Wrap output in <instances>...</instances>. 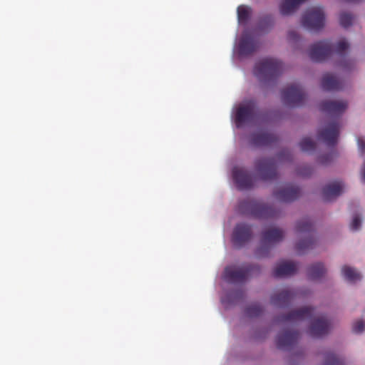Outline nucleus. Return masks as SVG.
<instances>
[{
  "label": "nucleus",
  "instance_id": "11",
  "mask_svg": "<svg viewBox=\"0 0 365 365\" xmlns=\"http://www.w3.org/2000/svg\"><path fill=\"white\" fill-rule=\"evenodd\" d=\"M339 123L338 121H333L328 123L324 128L319 130L318 138L323 141L327 145L334 147L336 145L339 136Z\"/></svg>",
  "mask_w": 365,
  "mask_h": 365
},
{
  "label": "nucleus",
  "instance_id": "18",
  "mask_svg": "<svg viewBox=\"0 0 365 365\" xmlns=\"http://www.w3.org/2000/svg\"><path fill=\"white\" fill-rule=\"evenodd\" d=\"M349 43L346 40H340L336 46V52L340 58L339 63V67L344 71H351L355 66V61L351 58H346L345 56V51L349 48Z\"/></svg>",
  "mask_w": 365,
  "mask_h": 365
},
{
  "label": "nucleus",
  "instance_id": "22",
  "mask_svg": "<svg viewBox=\"0 0 365 365\" xmlns=\"http://www.w3.org/2000/svg\"><path fill=\"white\" fill-rule=\"evenodd\" d=\"M277 140V136L267 131H259L251 136V143L255 146L269 145Z\"/></svg>",
  "mask_w": 365,
  "mask_h": 365
},
{
  "label": "nucleus",
  "instance_id": "7",
  "mask_svg": "<svg viewBox=\"0 0 365 365\" xmlns=\"http://www.w3.org/2000/svg\"><path fill=\"white\" fill-rule=\"evenodd\" d=\"M258 270V267L251 264L241 267H227L225 269L224 278L229 283H243L251 273Z\"/></svg>",
  "mask_w": 365,
  "mask_h": 365
},
{
  "label": "nucleus",
  "instance_id": "29",
  "mask_svg": "<svg viewBox=\"0 0 365 365\" xmlns=\"http://www.w3.org/2000/svg\"><path fill=\"white\" fill-rule=\"evenodd\" d=\"M251 10L248 6L240 5L237 7V19L240 24H246L250 19Z\"/></svg>",
  "mask_w": 365,
  "mask_h": 365
},
{
  "label": "nucleus",
  "instance_id": "2",
  "mask_svg": "<svg viewBox=\"0 0 365 365\" xmlns=\"http://www.w3.org/2000/svg\"><path fill=\"white\" fill-rule=\"evenodd\" d=\"M282 62L273 58H264L257 62L254 73L263 83H269L277 79L283 71Z\"/></svg>",
  "mask_w": 365,
  "mask_h": 365
},
{
  "label": "nucleus",
  "instance_id": "3",
  "mask_svg": "<svg viewBox=\"0 0 365 365\" xmlns=\"http://www.w3.org/2000/svg\"><path fill=\"white\" fill-rule=\"evenodd\" d=\"M296 232L300 238L296 245V250L299 255L305 253L312 249L316 244L314 226L309 218H304L297 222Z\"/></svg>",
  "mask_w": 365,
  "mask_h": 365
},
{
  "label": "nucleus",
  "instance_id": "13",
  "mask_svg": "<svg viewBox=\"0 0 365 365\" xmlns=\"http://www.w3.org/2000/svg\"><path fill=\"white\" fill-rule=\"evenodd\" d=\"M252 237V229L248 225L240 223L236 225L232 234L234 245L240 248L247 242Z\"/></svg>",
  "mask_w": 365,
  "mask_h": 365
},
{
  "label": "nucleus",
  "instance_id": "8",
  "mask_svg": "<svg viewBox=\"0 0 365 365\" xmlns=\"http://www.w3.org/2000/svg\"><path fill=\"white\" fill-rule=\"evenodd\" d=\"M256 170L263 180H272L277 178V164L274 158H260L255 160Z\"/></svg>",
  "mask_w": 365,
  "mask_h": 365
},
{
  "label": "nucleus",
  "instance_id": "39",
  "mask_svg": "<svg viewBox=\"0 0 365 365\" xmlns=\"http://www.w3.org/2000/svg\"><path fill=\"white\" fill-rule=\"evenodd\" d=\"M288 38L290 41H297L299 38L298 34L295 31H290L288 33Z\"/></svg>",
  "mask_w": 365,
  "mask_h": 365
},
{
  "label": "nucleus",
  "instance_id": "4",
  "mask_svg": "<svg viewBox=\"0 0 365 365\" xmlns=\"http://www.w3.org/2000/svg\"><path fill=\"white\" fill-rule=\"evenodd\" d=\"M284 238V232L279 228H269L262 232L260 247L257 250L256 255L259 257L268 255L272 246L279 242Z\"/></svg>",
  "mask_w": 365,
  "mask_h": 365
},
{
  "label": "nucleus",
  "instance_id": "5",
  "mask_svg": "<svg viewBox=\"0 0 365 365\" xmlns=\"http://www.w3.org/2000/svg\"><path fill=\"white\" fill-rule=\"evenodd\" d=\"M302 24L304 27L310 31L321 30L325 24V14L323 9L319 6L308 9L302 16Z\"/></svg>",
  "mask_w": 365,
  "mask_h": 365
},
{
  "label": "nucleus",
  "instance_id": "28",
  "mask_svg": "<svg viewBox=\"0 0 365 365\" xmlns=\"http://www.w3.org/2000/svg\"><path fill=\"white\" fill-rule=\"evenodd\" d=\"M322 365H344L343 360L332 351L324 354V361Z\"/></svg>",
  "mask_w": 365,
  "mask_h": 365
},
{
  "label": "nucleus",
  "instance_id": "20",
  "mask_svg": "<svg viewBox=\"0 0 365 365\" xmlns=\"http://www.w3.org/2000/svg\"><path fill=\"white\" fill-rule=\"evenodd\" d=\"M330 324L324 317L314 319L310 325L309 332L312 337H321L327 334L329 330Z\"/></svg>",
  "mask_w": 365,
  "mask_h": 365
},
{
  "label": "nucleus",
  "instance_id": "16",
  "mask_svg": "<svg viewBox=\"0 0 365 365\" xmlns=\"http://www.w3.org/2000/svg\"><path fill=\"white\" fill-rule=\"evenodd\" d=\"M347 106L344 101H324L320 103L319 109L329 115L340 116L346 110Z\"/></svg>",
  "mask_w": 365,
  "mask_h": 365
},
{
  "label": "nucleus",
  "instance_id": "37",
  "mask_svg": "<svg viewBox=\"0 0 365 365\" xmlns=\"http://www.w3.org/2000/svg\"><path fill=\"white\" fill-rule=\"evenodd\" d=\"M313 172L312 168L309 165H304L299 168L298 174L302 177H309Z\"/></svg>",
  "mask_w": 365,
  "mask_h": 365
},
{
  "label": "nucleus",
  "instance_id": "31",
  "mask_svg": "<svg viewBox=\"0 0 365 365\" xmlns=\"http://www.w3.org/2000/svg\"><path fill=\"white\" fill-rule=\"evenodd\" d=\"M274 23V17L272 15H266L260 19L259 29L263 31H267L273 26Z\"/></svg>",
  "mask_w": 365,
  "mask_h": 365
},
{
  "label": "nucleus",
  "instance_id": "36",
  "mask_svg": "<svg viewBox=\"0 0 365 365\" xmlns=\"http://www.w3.org/2000/svg\"><path fill=\"white\" fill-rule=\"evenodd\" d=\"M365 328V324L363 320H357L353 324L352 330L354 333H361Z\"/></svg>",
  "mask_w": 365,
  "mask_h": 365
},
{
  "label": "nucleus",
  "instance_id": "15",
  "mask_svg": "<svg viewBox=\"0 0 365 365\" xmlns=\"http://www.w3.org/2000/svg\"><path fill=\"white\" fill-rule=\"evenodd\" d=\"M301 193L299 187L288 184L274 192V197L280 202H290L297 200Z\"/></svg>",
  "mask_w": 365,
  "mask_h": 365
},
{
  "label": "nucleus",
  "instance_id": "32",
  "mask_svg": "<svg viewBox=\"0 0 365 365\" xmlns=\"http://www.w3.org/2000/svg\"><path fill=\"white\" fill-rule=\"evenodd\" d=\"M354 19V16L348 12H342L339 16V22L342 27L348 28L349 27Z\"/></svg>",
  "mask_w": 365,
  "mask_h": 365
},
{
  "label": "nucleus",
  "instance_id": "6",
  "mask_svg": "<svg viewBox=\"0 0 365 365\" xmlns=\"http://www.w3.org/2000/svg\"><path fill=\"white\" fill-rule=\"evenodd\" d=\"M306 100V94L298 83L288 86L282 91V101L289 107H299L304 105Z\"/></svg>",
  "mask_w": 365,
  "mask_h": 365
},
{
  "label": "nucleus",
  "instance_id": "10",
  "mask_svg": "<svg viewBox=\"0 0 365 365\" xmlns=\"http://www.w3.org/2000/svg\"><path fill=\"white\" fill-rule=\"evenodd\" d=\"M334 53V46L328 40L314 43L309 51L310 58L316 62H322L328 59Z\"/></svg>",
  "mask_w": 365,
  "mask_h": 365
},
{
  "label": "nucleus",
  "instance_id": "1",
  "mask_svg": "<svg viewBox=\"0 0 365 365\" xmlns=\"http://www.w3.org/2000/svg\"><path fill=\"white\" fill-rule=\"evenodd\" d=\"M238 211L258 219H272L279 216V211L259 201L246 199L240 201Z\"/></svg>",
  "mask_w": 365,
  "mask_h": 365
},
{
  "label": "nucleus",
  "instance_id": "40",
  "mask_svg": "<svg viewBox=\"0 0 365 365\" xmlns=\"http://www.w3.org/2000/svg\"><path fill=\"white\" fill-rule=\"evenodd\" d=\"M243 297H244V292L242 290L237 291L235 293L230 294V298L233 301H235V300L237 301V299L243 298Z\"/></svg>",
  "mask_w": 365,
  "mask_h": 365
},
{
  "label": "nucleus",
  "instance_id": "41",
  "mask_svg": "<svg viewBox=\"0 0 365 365\" xmlns=\"http://www.w3.org/2000/svg\"><path fill=\"white\" fill-rule=\"evenodd\" d=\"M361 181L365 183V161L364 162L361 168Z\"/></svg>",
  "mask_w": 365,
  "mask_h": 365
},
{
  "label": "nucleus",
  "instance_id": "25",
  "mask_svg": "<svg viewBox=\"0 0 365 365\" xmlns=\"http://www.w3.org/2000/svg\"><path fill=\"white\" fill-rule=\"evenodd\" d=\"M322 88L327 91H339L342 88V83L332 74L326 73L322 79Z\"/></svg>",
  "mask_w": 365,
  "mask_h": 365
},
{
  "label": "nucleus",
  "instance_id": "17",
  "mask_svg": "<svg viewBox=\"0 0 365 365\" xmlns=\"http://www.w3.org/2000/svg\"><path fill=\"white\" fill-rule=\"evenodd\" d=\"M299 339V333L297 331L284 330L277 337V346L280 349H290L297 344Z\"/></svg>",
  "mask_w": 365,
  "mask_h": 365
},
{
  "label": "nucleus",
  "instance_id": "42",
  "mask_svg": "<svg viewBox=\"0 0 365 365\" xmlns=\"http://www.w3.org/2000/svg\"><path fill=\"white\" fill-rule=\"evenodd\" d=\"M287 153L288 155H289L288 151L283 150V153Z\"/></svg>",
  "mask_w": 365,
  "mask_h": 365
},
{
  "label": "nucleus",
  "instance_id": "24",
  "mask_svg": "<svg viewBox=\"0 0 365 365\" xmlns=\"http://www.w3.org/2000/svg\"><path fill=\"white\" fill-rule=\"evenodd\" d=\"M297 264L292 262L283 261L278 264L273 271V276L282 277L294 274L297 272Z\"/></svg>",
  "mask_w": 365,
  "mask_h": 365
},
{
  "label": "nucleus",
  "instance_id": "14",
  "mask_svg": "<svg viewBox=\"0 0 365 365\" xmlns=\"http://www.w3.org/2000/svg\"><path fill=\"white\" fill-rule=\"evenodd\" d=\"M259 42L250 33H244L239 41L238 50L241 56H250L259 48Z\"/></svg>",
  "mask_w": 365,
  "mask_h": 365
},
{
  "label": "nucleus",
  "instance_id": "9",
  "mask_svg": "<svg viewBox=\"0 0 365 365\" xmlns=\"http://www.w3.org/2000/svg\"><path fill=\"white\" fill-rule=\"evenodd\" d=\"M257 114L256 103L250 100L240 105L235 112V122L237 127L252 121Z\"/></svg>",
  "mask_w": 365,
  "mask_h": 365
},
{
  "label": "nucleus",
  "instance_id": "27",
  "mask_svg": "<svg viewBox=\"0 0 365 365\" xmlns=\"http://www.w3.org/2000/svg\"><path fill=\"white\" fill-rule=\"evenodd\" d=\"M327 270L322 263L318 262L312 264L308 269V276L311 279H318L321 278Z\"/></svg>",
  "mask_w": 365,
  "mask_h": 365
},
{
  "label": "nucleus",
  "instance_id": "30",
  "mask_svg": "<svg viewBox=\"0 0 365 365\" xmlns=\"http://www.w3.org/2000/svg\"><path fill=\"white\" fill-rule=\"evenodd\" d=\"M264 309L259 304H252L245 309V314L249 317H257L261 315Z\"/></svg>",
  "mask_w": 365,
  "mask_h": 365
},
{
  "label": "nucleus",
  "instance_id": "26",
  "mask_svg": "<svg viewBox=\"0 0 365 365\" xmlns=\"http://www.w3.org/2000/svg\"><path fill=\"white\" fill-rule=\"evenodd\" d=\"M341 274L344 278L351 283H355L361 279V275L351 267L344 265L341 268Z\"/></svg>",
  "mask_w": 365,
  "mask_h": 365
},
{
  "label": "nucleus",
  "instance_id": "34",
  "mask_svg": "<svg viewBox=\"0 0 365 365\" xmlns=\"http://www.w3.org/2000/svg\"><path fill=\"white\" fill-rule=\"evenodd\" d=\"M336 155L337 153L336 152L321 155L318 158V162L321 165H327L333 161L334 158H335Z\"/></svg>",
  "mask_w": 365,
  "mask_h": 365
},
{
  "label": "nucleus",
  "instance_id": "35",
  "mask_svg": "<svg viewBox=\"0 0 365 365\" xmlns=\"http://www.w3.org/2000/svg\"><path fill=\"white\" fill-rule=\"evenodd\" d=\"M361 225V220L358 215H355L350 224V229L353 231H356L360 229Z\"/></svg>",
  "mask_w": 365,
  "mask_h": 365
},
{
  "label": "nucleus",
  "instance_id": "33",
  "mask_svg": "<svg viewBox=\"0 0 365 365\" xmlns=\"http://www.w3.org/2000/svg\"><path fill=\"white\" fill-rule=\"evenodd\" d=\"M300 148L302 151L310 152L314 150L316 148L315 143L309 138H304L299 143Z\"/></svg>",
  "mask_w": 365,
  "mask_h": 365
},
{
  "label": "nucleus",
  "instance_id": "19",
  "mask_svg": "<svg viewBox=\"0 0 365 365\" xmlns=\"http://www.w3.org/2000/svg\"><path fill=\"white\" fill-rule=\"evenodd\" d=\"M233 179L240 190L250 189L253 186V178L246 170L235 168L232 171Z\"/></svg>",
  "mask_w": 365,
  "mask_h": 365
},
{
  "label": "nucleus",
  "instance_id": "12",
  "mask_svg": "<svg viewBox=\"0 0 365 365\" xmlns=\"http://www.w3.org/2000/svg\"><path fill=\"white\" fill-rule=\"evenodd\" d=\"M314 314V308L312 307H305L297 310L290 312L286 315L279 316L277 322L284 324H294L312 319Z\"/></svg>",
  "mask_w": 365,
  "mask_h": 365
},
{
  "label": "nucleus",
  "instance_id": "23",
  "mask_svg": "<svg viewBox=\"0 0 365 365\" xmlns=\"http://www.w3.org/2000/svg\"><path fill=\"white\" fill-rule=\"evenodd\" d=\"M295 296L294 292L288 289H283L272 296L271 302L274 306L283 307L288 305Z\"/></svg>",
  "mask_w": 365,
  "mask_h": 365
},
{
  "label": "nucleus",
  "instance_id": "21",
  "mask_svg": "<svg viewBox=\"0 0 365 365\" xmlns=\"http://www.w3.org/2000/svg\"><path fill=\"white\" fill-rule=\"evenodd\" d=\"M344 185L341 181H334L323 187L322 196L325 201H331L339 196L344 190Z\"/></svg>",
  "mask_w": 365,
  "mask_h": 365
},
{
  "label": "nucleus",
  "instance_id": "38",
  "mask_svg": "<svg viewBox=\"0 0 365 365\" xmlns=\"http://www.w3.org/2000/svg\"><path fill=\"white\" fill-rule=\"evenodd\" d=\"M357 144L359 148V151L360 153V155L361 156H364L365 154V140L363 138H357Z\"/></svg>",
  "mask_w": 365,
  "mask_h": 365
}]
</instances>
